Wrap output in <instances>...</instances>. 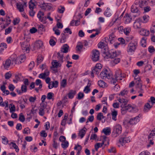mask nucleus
<instances>
[{"label": "nucleus", "mask_w": 155, "mask_h": 155, "mask_svg": "<svg viewBox=\"0 0 155 155\" xmlns=\"http://www.w3.org/2000/svg\"><path fill=\"white\" fill-rule=\"evenodd\" d=\"M106 44L104 42L100 41L98 44V48L102 49L101 53L102 55L104 58L107 59L109 58H113L117 56L116 51L113 50L109 51L107 47H105Z\"/></svg>", "instance_id": "f257e3e1"}, {"label": "nucleus", "mask_w": 155, "mask_h": 155, "mask_svg": "<svg viewBox=\"0 0 155 155\" xmlns=\"http://www.w3.org/2000/svg\"><path fill=\"white\" fill-rule=\"evenodd\" d=\"M138 46V40L135 39L132 40L128 44L127 50V52L129 54H133Z\"/></svg>", "instance_id": "f03ea898"}, {"label": "nucleus", "mask_w": 155, "mask_h": 155, "mask_svg": "<svg viewBox=\"0 0 155 155\" xmlns=\"http://www.w3.org/2000/svg\"><path fill=\"white\" fill-rule=\"evenodd\" d=\"M118 101L121 104L120 107L121 108V110L122 114H125L127 110V107H126V105L127 104L128 102V100L123 98L120 97Z\"/></svg>", "instance_id": "7ed1b4c3"}, {"label": "nucleus", "mask_w": 155, "mask_h": 155, "mask_svg": "<svg viewBox=\"0 0 155 155\" xmlns=\"http://www.w3.org/2000/svg\"><path fill=\"white\" fill-rule=\"evenodd\" d=\"M122 127L119 124H116L114 126L112 135L113 137H116L120 134L122 131Z\"/></svg>", "instance_id": "20e7f679"}, {"label": "nucleus", "mask_w": 155, "mask_h": 155, "mask_svg": "<svg viewBox=\"0 0 155 155\" xmlns=\"http://www.w3.org/2000/svg\"><path fill=\"white\" fill-rule=\"evenodd\" d=\"M102 68V66L100 64H97L95 67L91 68V77L93 78L94 74L98 75Z\"/></svg>", "instance_id": "39448f33"}, {"label": "nucleus", "mask_w": 155, "mask_h": 155, "mask_svg": "<svg viewBox=\"0 0 155 155\" xmlns=\"http://www.w3.org/2000/svg\"><path fill=\"white\" fill-rule=\"evenodd\" d=\"M100 76L101 78L103 79H110L112 78V74L109 73L107 69H103L100 73Z\"/></svg>", "instance_id": "423d86ee"}, {"label": "nucleus", "mask_w": 155, "mask_h": 155, "mask_svg": "<svg viewBox=\"0 0 155 155\" xmlns=\"http://www.w3.org/2000/svg\"><path fill=\"white\" fill-rule=\"evenodd\" d=\"M100 53L98 50L94 49L92 51L91 59L93 61L96 62L98 61Z\"/></svg>", "instance_id": "0eeeda50"}, {"label": "nucleus", "mask_w": 155, "mask_h": 155, "mask_svg": "<svg viewBox=\"0 0 155 155\" xmlns=\"http://www.w3.org/2000/svg\"><path fill=\"white\" fill-rule=\"evenodd\" d=\"M139 7L138 3L137 2H135L134 4L131 6V12L133 13H137L138 15H139L140 13Z\"/></svg>", "instance_id": "6e6552de"}, {"label": "nucleus", "mask_w": 155, "mask_h": 155, "mask_svg": "<svg viewBox=\"0 0 155 155\" xmlns=\"http://www.w3.org/2000/svg\"><path fill=\"white\" fill-rule=\"evenodd\" d=\"M25 59V55H21L17 58L16 59L15 58L12 60V62L14 61L15 64H20L24 61Z\"/></svg>", "instance_id": "1a4fd4ad"}, {"label": "nucleus", "mask_w": 155, "mask_h": 155, "mask_svg": "<svg viewBox=\"0 0 155 155\" xmlns=\"http://www.w3.org/2000/svg\"><path fill=\"white\" fill-rule=\"evenodd\" d=\"M130 138L129 137L121 138L119 139V142L117 143V145L118 147H120V146L118 144L119 143H120L123 146V144H124L125 143L130 142Z\"/></svg>", "instance_id": "9d476101"}, {"label": "nucleus", "mask_w": 155, "mask_h": 155, "mask_svg": "<svg viewBox=\"0 0 155 155\" xmlns=\"http://www.w3.org/2000/svg\"><path fill=\"white\" fill-rule=\"evenodd\" d=\"M139 115H140L135 117L131 118L128 123L132 125L137 124L140 120Z\"/></svg>", "instance_id": "9b49d317"}, {"label": "nucleus", "mask_w": 155, "mask_h": 155, "mask_svg": "<svg viewBox=\"0 0 155 155\" xmlns=\"http://www.w3.org/2000/svg\"><path fill=\"white\" fill-rule=\"evenodd\" d=\"M40 8L45 11H49L51 10V6L50 4L44 2L41 5H40Z\"/></svg>", "instance_id": "f8f14e48"}, {"label": "nucleus", "mask_w": 155, "mask_h": 155, "mask_svg": "<svg viewBox=\"0 0 155 155\" xmlns=\"http://www.w3.org/2000/svg\"><path fill=\"white\" fill-rule=\"evenodd\" d=\"M43 45V43L41 41L38 40L36 41L33 46L34 50L40 48Z\"/></svg>", "instance_id": "ddd939ff"}, {"label": "nucleus", "mask_w": 155, "mask_h": 155, "mask_svg": "<svg viewBox=\"0 0 155 155\" xmlns=\"http://www.w3.org/2000/svg\"><path fill=\"white\" fill-rule=\"evenodd\" d=\"M114 76L117 79L120 80H122V78L124 77V76L122 75L121 71L120 70L116 71Z\"/></svg>", "instance_id": "4468645a"}, {"label": "nucleus", "mask_w": 155, "mask_h": 155, "mask_svg": "<svg viewBox=\"0 0 155 155\" xmlns=\"http://www.w3.org/2000/svg\"><path fill=\"white\" fill-rule=\"evenodd\" d=\"M138 18L137 19L134 23V27L136 29L141 28V21Z\"/></svg>", "instance_id": "2eb2a0df"}, {"label": "nucleus", "mask_w": 155, "mask_h": 155, "mask_svg": "<svg viewBox=\"0 0 155 155\" xmlns=\"http://www.w3.org/2000/svg\"><path fill=\"white\" fill-rule=\"evenodd\" d=\"M69 47L67 44L64 45L61 48L60 51L63 53H67L68 52Z\"/></svg>", "instance_id": "dca6fc26"}, {"label": "nucleus", "mask_w": 155, "mask_h": 155, "mask_svg": "<svg viewBox=\"0 0 155 155\" xmlns=\"http://www.w3.org/2000/svg\"><path fill=\"white\" fill-rule=\"evenodd\" d=\"M11 63V60L9 59H8L5 62H3V64L5 68L7 69L10 66Z\"/></svg>", "instance_id": "f3484780"}, {"label": "nucleus", "mask_w": 155, "mask_h": 155, "mask_svg": "<svg viewBox=\"0 0 155 155\" xmlns=\"http://www.w3.org/2000/svg\"><path fill=\"white\" fill-rule=\"evenodd\" d=\"M149 16L148 15H144L143 16L138 18L141 22L143 23H147L149 19Z\"/></svg>", "instance_id": "a211bd4d"}, {"label": "nucleus", "mask_w": 155, "mask_h": 155, "mask_svg": "<svg viewBox=\"0 0 155 155\" xmlns=\"http://www.w3.org/2000/svg\"><path fill=\"white\" fill-rule=\"evenodd\" d=\"M135 79L136 80V81L135 82L136 87L138 88H139L142 87V84L140 78L138 77L137 78Z\"/></svg>", "instance_id": "6ab92c4d"}, {"label": "nucleus", "mask_w": 155, "mask_h": 155, "mask_svg": "<svg viewBox=\"0 0 155 155\" xmlns=\"http://www.w3.org/2000/svg\"><path fill=\"white\" fill-rule=\"evenodd\" d=\"M9 145L10 149H12L13 148L15 149L16 152H19V149L15 143L12 142L9 144Z\"/></svg>", "instance_id": "aec40b11"}, {"label": "nucleus", "mask_w": 155, "mask_h": 155, "mask_svg": "<svg viewBox=\"0 0 155 155\" xmlns=\"http://www.w3.org/2000/svg\"><path fill=\"white\" fill-rule=\"evenodd\" d=\"M51 64L54 68H57L58 67H60L61 66V64L56 60H53Z\"/></svg>", "instance_id": "412c9836"}, {"label": "nucleus", "mask_w": 155, "mask_h": 155, "mask_svg": "<svg viewBox=\"0 0 155 155\" xmlns=\"http://www.w3.org/2000/svg\"><path fill=\"white\" fill-rule=\"evenodd\" d=\"M102 132L106 135H109L111 133V129L110 127L105 128L102 130Z\"/></svg>", "instance_id": "4be33fe9"}, {"label": "nucleus", "mask_w": 155, "mask_h": 155, "mask_svg": "<svg viewBox=\"0 0 155 155\" xmlns=\"http://www.w3.org/2000/svg\"><path fill=\"white\" fill-rule=\"evenodd\" d=\"M135 2H137L138 3L139 6L140 8H143L144 6L147 5V2L146 0H141L140 1H136Z\"/></svg>", "instance_id": "5701e85b"}, {"label": "nucleus", "mask_w": 155, "mask_h": 155, "mask_svg": "<svg viewBox=\"0 0 155 155\" xmlns=\"http://www.w3.org/2000/svg\"><path fill=\"white\" fill-rule=\"evenodd\" d=\"M76 92L75 90H71L68 94V97L70 99H72L74 95L76 94Z\"/></svg>", "instance_id": "b1692460"}, {"label": "nucleus", "mask_w": 155, "mask_h": 155, "mask_svg": "<svg viewBox=\"0 0 155 155\" xmlns=\"http://www.w3.org/2000/svg\"><path fill=\"white\" fill-rule=\"evenodd\" d=\"M140 33L141 35L147 36L149 34V31H147L145 29L143 28L140 31Z\"/></svg>", "instance_id": "393cba45"}, {"label": "nucleus", "mask_w": 155, "mask_h": 155, "mask_svg": "<svg viewBox=\"0 0 155 155\" xmlns=\"http://www.w3.org/2000/svg\"><path fill=\"white\" fill-rule=\"evenodd\" d=\"M61 42L62 43H64L66 41V39L68 37V35H66L64 33H62L61 34Z\"/></svg>", "instance_id": "a878e982"}, {"label": "nucleus", "mask_w": 155, "mask_h": 155, "mask_svg": "<svg viewBox=\"0 0 155 155\" xmlns=\"http://www.w3.org/2000/svg\"><path fill=\"white\" fill-rule=\"evenodd\" d=\"M86 129L85 127L79 131V135L80 136L81 138L83 137L85 134Z\"/></svg>", "instance_id": "bb28decb"}, {"label": "nucleus", "mask_w": 155, "mask_h": 155, "mask_svg": "<svg viewBox=\"0 0 155 155\" xmlns=\"http://www.w3.org/2000/svg\"><path fill=\"white\" fill-rule=\"evenodd\" d=\"M83 45L82 43L81 42H79L78 45L76 47V50L77 51H81L82 49Z\"/></svg>", "instance_id": "cd10ccee"}, {"label": "nucleus", "mask_w": 155, "mask_h": 155, "mask_svg": "<svg viewBox=\"0 0 155 155\" xmlns=\"http://www.w3.org/2000/svg\"><path fill=\"white\" fill-rule=\"evenodd\" d=\"M149 140H155V130H152L148 136Z\"/></svg>", "instance_id": "c85d7f7f"}, {"label": "nucleus", "mask_w": 155, "mask_h": 155, "mask_svg": "<svg viewBox=\"0 0 155 155\" xmlns=\"http://www.w3.org/2000/svg\"><path fill=\"white\" fill-rule=\"evenodd\" d=\"M111 114L112 116V119L114 121H116L117 120V111L114 109L113 110Z\"/></svg>", "instance_id": "c756f323"}, {"label": "nucleus", "mask_w": 155, "mask_h": 155, "mask_svg": "<svg viewBox=\"0 0 155 155\" xmlns=\"http://www.w3.org/2000/svg\"><path fill=\"white\" fill-rule=\"evenodd\" d=\"M147 38L145 37H143L141 40L140 44L141 46L143 47H145L146 45Z\"/></svg>", "instance_id": "7c9ffc66"}, {"label": "nucleus", "mask_w": 155, "mask_h": 155, "mask_svg": "<svg viewBox=\"0 0 155 155\" xmlns=\"http://www.w3.org/2000/svg\"><path fill=\"white\" fill-rule=\"evenodd\" d=\"M152 107V106H150L149 103H146L144 106V111L147 112H148Z\"/></svg>", "instance_id": "2f4dec72"}, {"label": "nucleus", "mask_w": 155, "mask_h": 155, "mask_svg": "<svg viewBox=\"0 0 155 155\" xmlns=\"http://www.w3.org/2000/svg\"><path fill=\"white\" fill-rule=\"evenodd\" d=\"M125 16V22L126 23H130L132 20V18L130 15L129 14H126Z\"/></svg>", "instance_id": "473e14b6"}, {"label": "nucleus", "mask_w": 155, "mask_h": 155, "mask_svg": "<svg viewBox=\"0 0 155 155\" xmlns=\"http://www.w3.org/2000/svg\"><path fill=\"white\" fill-rule=\"evenodd\" d=\"M16 5L18 9L20 12H23L24 11V5L22 4H21L20 3H17Z\"/></svg>", "instance_id": "72a5a7b5"}, {"label": "nucleus", "mask_w": 155, "mask_h": 155, "mask_svg": "<svg viewBox=\"0 0 155 155\" xmlns=\"http://www.w3.org/2000/svg\"><path fill=\"white\" fill-rule=\"evenodd\" d=\"M29 7L30 9H33L34 6L36 5L35 2H33V0H31L29 2Z\"/></svg>", "instance_id": "f704fd0d"}, {"label": "nucleus", "mask_w": 155, "mask_h": 155, "mask_svg": "<svg viewBox=\"0 0 155 155\" xmlns=\"http://www.w3.org/2000/svg\"><path fill=\"white\" fill-rule=\"evenodd\" d=\"M98 85L100 87L104 88L105 87L106 83L103 80H100L98 82Z\"/></svg>", "instance_id": "c9c22d12"}, {"label": "nucleus", "mask_w": 155, "mask_h": 155, "mask_svg": "<svg viewBox=\"0 0 155 155\" xmlns=\"http://www.w3.org/2000/svg\"><path fill=\"white\" fill-rule=\"evenodd\" d=\"M128 92V91L126 89H124L121 91L119 95H121L122 96H125V95H127V94Z\"/></svg>", "instance_id": "e433bc0d"}, {"label": "nucleus", "mask_w": 155, "mask_h": 155, "mask_svg": "<svg viewBox=\"0 0 155 155\" xmlns=\"http://www.w3.org/2000/svg\"><path fill=\"white\" fill-rule=\"evenodd\" d=\"M65 10V8L64 6H60L58 9V12L60 13H63Z\"/></svg>", "instance_id": "4c0bfd02"}, {"label": "nucleus", "mask_w": 155, "mask_h": 155, "mask_svg": "<svg viewBox=\"0 0 155 155\" xmlns=\"http://www.w3.org/2000/svg\"><path fill=\"white\" fill-rule=\"evenodd\" d=\"M69 143L68 141H65L61 143V146L63 148H66L68 146Z\"/></svg>", "instance_id": "58836bf2"}, {"label": "nucleus", "mask_w": 155, "mask_h": 155, "mask_svg": "<svg viewBox=\"0 0 155 155\" xmlns=\"http://www.w3.org/2000/svg\"><path fill=\"white\" fill-rule=\"evenodd\" d=\"M43 60V58L41 55H39L37 58V65L41 63Z\"/></svg>", "instance_id": "ea45409f"}, {"label": "nucleus", "mask_w": 155, "mask_h": 155, "mask_svg": "<svg viewBox=\"0 0 155 155\" xmlns=\"http://www.w3.org/2000/svg\"><path fill=\"white\" fill-rule=\"evenodd\" d=\"M2 141L3 144L7 145L8 143V140L7 138L4 136H3L2 137Z\"/></svg>", "instance_id": "a19ab883"}, {"label": "nucleus", "mask_w": 155, "mask_h": 155, "mask_svg": "<svg viewBox=\"0 0 155 155\" xmlns=\"http://www.w3.org/2000/svg\"><path fill=\"white\" fill-rule=\"evenodd\" d=\"M105 117L103 116V114L102 113H99L97 116V119L99 120H101L102 118H104Z\"/></svg>", "instance_id": "79ce46f5"}, {"label": "nucleus", "mask_w": 155, "mask_h": 155, "mask_svg": "<svg viewBox=\"0 0 155 155\" xmlns=\"http://www.w3.org/2000/svg\"><path fill=\"white\" fill-rule=\"evenodd\" d=\"M67 85V80L65 79H63L61 82V86L63 87H65Z\"/></svg>", "instance_id": "37998d69"}, {"label": "nucleus", "mask_w": 155, "mask_h": 155, "mask_svg": "<svg viewBox=\"0 0 155 155\" xmlns=\"http://www.w3.org/2000/svg\"><path fill=\"white\" fill-rule=\"evenodd\" d=\"M25 119L24 115H23L22 113L19 114V120L21 122H24L25 120Z\"/></svg>", "instance_id": "c03bdc74"}, {"label": "nucleus", "mask_w": 155, "mask_h": 155, "mask_svg": "<svg viewBox=\"0 0 155 155\" xmlns=\"http://www.w3.org/2000/svg\"><path fill=\"white\" fill-rule=\"evenodd\" d=\"M41 108L40 109L44 110L46 108L47 103H41L40 104Z\"/></svg>", "instance_id": "a18cd8bd"}, {"label": "nucleus", "mask_w": 155, "mask_h": 155, "mask_svg": "<svg viewBox=\"0 0 155 155\" xmlns=\"http://www.w3.org/2000/svg\"><path fill=\"white\" fill-rule=\"evenodd\" d=\"M12 27L10 26L8 28H7L5 30V35H7L9 34L12 31Z\"/></svg>", "instance_id": "49530a36"}, {"label": "nucleus", "mask_w": 155, "mask_h": 155, "mask_svg": "<svg viewBox=\"0 0 155 155\" xmlns=\"http://www.w3.org/2000/svg\"><path fill=\"white\" fill-rule=\"evenodd\" d=\"M21 90L22 93L26 92L27 91V86L22 85L21 87Z\"/></svg>", "instance_id": "de8ad7c7"}, {"label": "nucleus", "mask_w": 155, "mask_h": 155, "mask_svg": "<svg viewBox=\"0 0 155 155\" xmlns=\"http://www.w3.org/2000/svg\"><path fill=\"white\" fill-rule=\"evenodd\" d=\"M53 31L54 32V34L57 35H59L60 34V31L59 30L57 29L56 27H54L53 28Z\"/></svg>", "instance_id": "09e8293b"}, {"label": "nucleus", "mask_w": 155, "mask_h": 155, "mask_svg": "<svg viewBox=\"0 0 155 155\" xmlns=\"http://www.w3.org/2000/svg\"><path fill=\"white\" fill-rule=\"evenodd\" d=\"M77 98L78 100L82 99L84 96V93L81 92H79Z\"/></svg>", "instance_id": "8fccbe9b"}, {"label": "nucleus", "mask_w": 155, "mask_h": 155, "mask_svg": "<svg viewBox=\"0 0 155 155\" xmlns=\"http://www.w3.org/2000/svg\"><path fill=\"white\" fill-rule=\"evenodd\" d=\"M54 95V94L52 92L48 93L47 94V98L48 100H51L52 99Z\"/></svg>", "instance_id": "3c124183"}, {"label": "nucleus", "mask_w": 155, "mask_h": 155, "mask_svg": "<svg viewBox=\"0 0 155 155\" xmlns=\"http://www.w3.org/2000/svg\"><path fill=\"white\" fill-rule=\"evenodd\" d=\"M130 31V29L129 28H125L124 29V32L125 34L127 35L129 33Z\"/></svg>", "instance_id": "603ef678"}, {"label": "nucleus", "mask_w": 155, "mask_h": 155, "mask_svg": "<svg viewBox=\"0 0 155 155\" xmlns=\"http://www.w3.org/2000/svg\"><path fill=\"white\" fill-rule=\"evenodd\" d=\"M18 103L20 104L19 106L21 109H23L25 108V104L21 100L18 101Z\"/></svg>", "instance_id": "864d4df0"}, {"label": "nucleus", "mask_w": 155, "mask_h": 155, "mask_svg": "<svg viewBox=\"0 0 155 155\" xmlns=\"http://www.w3.org/2000/svg\"><path fill=\"white\" fill-rule=\"evenodd\" d=\"M44 2L42 0H37L35 2V4L40 7V5H41Z\"/></svg>", "instance_id": "5fc2aeb1"}, {"label": "nucleus", "mask_w": 155, "mask_h": 155, "mask_svg": "<svg viewBox=\"0 0 155 155\" xmlns=\"http://www.w3.org/2000/svg\"><path fill=\"white\" fill-rule=\"evenodd\" d=\"M148 51L150 53H152L154 52L155 50L154 47L152 45H151L148 47Z\"/></svg>", "instance_id": "6e6d98bb"}, {"label": "nucleus", "mask_w": 155, "mask_h": 155, "mask_svg": "<svg viewBox=\"0 0 155 155\" xmlns=\"http://www.w3.org/2000/svg\"><path fill=\"white\" fill-rule=\"evenodd\" d=\"M44 15V13L41 11H40L37 14V17L39 19H40L41 17H43Z\"/></svg>", "instance_id": "4d7b16f0"}, {"label": "nucleus", "mask_w": 155, "mask_h": 155, "mask_svg": "<svg viewBox=\"0 0 155 155\" xmlns=\"http://www.w3.org/2000/svg\"><path fill=\"white\" fill-rule=\"evenodd\" d=\"M23 134H28L30 133V130L28 128H26L24 129L23 131Z\"/></svg>", "instance_id": "13d9d810"}, {"label": "nucleus", "mask_w": 155, "mask_h": 155, "mask_svg": "<svg viewBox=\"0 0 155 155\" xmlns=\"http://www.w3.org/2000/svg\"><path fill=\"white\" fill-rule=\"evenodd\" d=\"M40 135L41 136L44 137H46L47 136V134L44 130H42L40 133Z\"/></svg>", "instance_id": "bf43d9fd"}, {"label": "nucleus", "mask_w": 155, "mask_h": 155, "mask_svg": "<svg viewBox=\"0 0 155 155\" xmlns=\"http://www.w3.org/2000/svg\"><path fill=\"white\" fill-rule=\"evenodd\" d=\"M139 155H150V153L148 151H144L142 152Z\"/></svg>", "instance_id": "052dcab7"}, {"label": "nucleus", "mask_w": 155, "mask_h": 155, "mask_svg": "<svg viewBox=\"0 0 155 155\" xmlns=\"http://www.w3.org/2000/svg\"><path fill=\"white\" fill-rule=\"evenodd\" d=\"M69 33L70 34H71L72 33V31L71 30V29L70 28H67L65 29L64 31V33L65 34V33Z\"/></svg>", "instance_id": "680f3d73"}, {"label": "nucleus", "mask_w": 155, "mask_h": 155, "mask_svg": "<svg viewBox=\"0 0 155 155\" xmlns=\"http://www.w3.org/2000/svg\"><path fill=\"white\" fill-rule=\"evenodd\" d=\"M104 15L107 17H110L111 15V14L108 11H105L104 12Z\"/></svg>", "instance_id": "e2e57ef3"}, {"label": "nucleus", "mask_w": 155, "mask_h": 155, "mask_svg": "<svg viewBox=\"0 0 155 155\" xmlns=\"http://www.w3.org/2000/svg\"><path fill=\"white\" fill-rule=\"evenodd\" d=\"M20 21V20L19 18H16L14 19L13 23L14 25H16L18 24Z\"/></svg>", "instance_id": "0e129e2a"}, {"label": "nucleus", "mask_w": 155, "mask_h": 155, "mask_svg": "<svg viewBox=\"0 0 155 155\" xmlns=\"http://www.w3.org/2000/svg\"><path fill=\"white\" fill-rule=\"evenodd\" d=\"M47 19L46 16L43 17L39 19V20L41 22H43V23H46V21Z\"/></svg>", "instance_id": "69168bd1"}, {"label": "nucleus", "mask_w": 155, "mask_h": 155, "mask_svg": "<svg viewBox=\"0 0 155 155\" xmlns=\"http://www.w3.org/2000/svg\"><path fill=\"white\" fill-rule=\"evenodd\" d=\"M6 21L7 23L6 24V25L7 26H8L10 24L11 22V20L10 19V17L9 16H6Z\"/></svg>", "instance_id": "338daca9"}, {"label": "nucleus", "mask_w": 155, "mask_h": 155, "mask_svg": "<svg viewBox=\"0 0 155 155\" xmlns=\"http://www.w3.org/2000/svg\"><path fill=\"white\" fill-rule=\"evenodd\" d=\"M37 31V29L35 27H32L30 30V32L31 34L35 33Z\"/></svg>", "instance_id": "774afa93"}]
</instances>
